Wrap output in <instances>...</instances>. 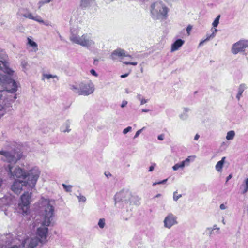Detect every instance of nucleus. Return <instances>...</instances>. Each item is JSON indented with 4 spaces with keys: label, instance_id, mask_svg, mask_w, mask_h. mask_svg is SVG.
I'll return each instance as SVG.
<instances>
[{
    "label": "nucleus",
    "instance_id": "obj_1",
    "mask_svg": "<svg viewBox=\"0 0 248 248\" xmlns=\"http://www.w3.org/2000/svg\"><path fill=\"white\" fill-rule=\"evenodd\" d=\"M55 204L54 201L45 199L42 202L44 214L41 226L38 228L37 237L27 238L22 243L24 248H34L39 243L44 244L47 241L48 229L47 227L53 225V217L54 215Z\"/></svg>",
    "mask_w": 248,
    "mask_h": 248
},
{
    "label": "nucleus",
    "instance_id": "obj_2",
    "mask_svg": "<svg viewBox=\"0 0 248 248\" xmlns=\"http://www.w3.org/2000/svg\"><path fill=\"white\" fill-rule=\"evenodd\" d=\"M7 55L4 52L0 50V92L6 91L10 93H15L17 89L16 81L12 79L14 71L9 67L6 62Z\"/></svg>",
    "mask_w": 248,
    "mask_h": 248
},
{
    "label": "nucleus",
    "instance_id": "obj_3",
    "mask_svg": "<svg viewBox=\"0 0 248 248\" xmlns=\"http://www.w3.org/2000/svg\"><path fill=\"white\" fill-rule=\"evenodd\" d=\"M13 167L11 165H8L7 171L8 175L10 178H15V177L18 178H21L23 180H26L27 185L31 187H35L36 183L40 174V171L37 167H34L29 170L25 171L24 170L19 167H16L15 169L14 172H12Z\"/></svg>",
    "mask_w": 248,
    "mask_h": 248
},
{
    "label": "nucleus",
    "instance_id": "obj_4",
    "mask_svg": "<svg viewBox=\"0 0 248 248\" xmlns=\"http://www.w3.org/2000/svg\"><path fill=\"white\" fill-rule=\"evenodd\" d=\"M150 10L151 17L156 20L166 19L169 9L162 1H156L151 5Z\"/></svg>",
    "mask_w": 248,
    "mask_h": 248
},
{
    "label": "nucleus",
    "instance_id": "obj_5",
    "mask_svg": "<svg viewBox=\"0 0 248 248\" xmlns=\"http://www.w3.org/2000/svg\"><path fill=\"white\" fill-rule=\"evenodd\" d=\"M69 39L73 43L78 44L88 49L95 47V43L91 33H84L81 36H79L71 31Z\"/></svg>",
    "mask_w": 248,
    "mask_h": 248
},
{
    "label": "nucleus",
    "instance_id": "obj_6",
    "mask_svg": "<svg viewBox=\"0 0 248 248\" xmlns=\"http://www.w3.org/2000/svg\"><path fill=\"white\" fill-rule=\"evenodd\" d=\"M31 193L25 192L21 197V202L18 203L19 212L23 215L27 214L30 208Z\"/></svg>",
    "mask_w": 248,
    "mask_h": 248
},
{
    "label": "nucleus",
    "instance_id": "obj_7",
    "mask_svg": "<svg viewBox=\"0 0 248 248\" xmlns=\"http://www.w3.org/2000/svg\"><path fill=\"white\" fill-rule=\"evenodd\" d=\"M4 157L2 159L11 164H15L16 162L21 159L22 155L15 151H6L3 153Z\"/></svg>",
    "mask_w": 248,
    "mask_h": 248
},
{
    "label": "nucleus",
    "instance_id": "obj_8",
    "mask_svg": "<svg viewBox=\"0 0 248 248\" xmlns=\"http://www.w3.org/2000/svg\"><path fill=\"white\" fill-rule=\"evenodd\" d=\"M135 198L133 197L131 193L127 190H122L119 193H117L115 196V200L116 202H124L128 203L129 202L131 203V199Z\"/></svg>",
    "mask_w": 248,
    "mask_h": 248
},
{
    "label": "nucleus",
    "instance_id": "obj_9",
    "mask_svg": "<svg viewBox=\"0 0 248 248\" xmlns=\"http://www.w3.org/2000/svg\"><path fill=\"white\" fill-rule=\"evenodd\" d=\"M80 95L87 96L92 94L94 90V86L91 81L82 82L80 83Z\"/></svg>",
    "mask_w": 248,
    "mask_h": 248
},
{
    "label": "nucleus",
    "instance_id": "obj_10",
    "mask_svg": "<svg viewBox=\"0 0 248 248\" xmlns=\"http://www.w3.org/2000/svg\"><path fill=\"white\" fill-rule=\"evenodd\" d=\"M248 46V41L247 40H240L234 43L232 47L231 51L233 54H237L238 53L245 51L246 48Z\"/></svg>",
    "mask_w": 248,
    "mask_h": 248
},
{
    "label": "nucleus",
    "instance_id": "obj_11",
    "mask_svg": "<svg viewBox=\"0 0 248 248\" xmlns=\"http://www.w3.org/2000/svg\"><path fill=\"white\" fill-rule=\"evenodd\" d=\"M23 187H26L27 189H32L34 187L27 185L26 180H15L11 186V189L14 193L18 194L20 193Z\"/></svg>",
    "mask_w": 248,
    "mask_h": 248
},
{
    "label": "nucleus",
    "instance_id": "obj_12",
    "mask_svg": "<svg viewBox=\"0 0 248 248\" xmlns=\"http://www.w3.org/2000/svg\"><path fill=\"white\" fill-rule=\"evenodd\" d=\"M177 217L172 213H169L163 221L164 226L165 228L170 229L172 226L177 224Z\"/></svg>",
    "mask_w": 248,
    "mask_h": 248
},
{
    "label": "nucleus",
    "instance_id": "obj_13",
    "mask_svg": "<svg viewBox=\"0 0 248 248\" xmlns=\"http://www.w3.org/2000/svg\"><path fill=\"white\" fill-rule=\"evenodd\" d=\"M123 57H128L130 58H132L131 55H126L125 51L121 48H118L115 50L113 51L111 55V58L113 60H116L118 58H120L122 59Z\"/></svg>",
    "mask_w": 248,
    "mask_h": 248
},
{
    "label": "nucleus",
    "instance_id": "obj_14",
    "mask_svg": "<svg viewBox=\"0 0 248 248\" xmlns=\"http://www.w3.org/2000/svg\"><path fill=\"white\" fill-rule=\"evenodd\" d=\"M184 44V41L179 39L176 40L171 45V51L173 52L179 49V48Z\"/></svg>",
    "mask_w": 248,
    "mask_h": 248
},
{
    "label": "nucleus",
    "instance_id": "obj_15",
    "mask_svg": "<svg viewBox=\"0 0 248 248\" xmlns=\"http://www.w3.org/2000/svg\"><path fill=\"white\" fill-rule=\"evenodd\" d=\"M247 88V85L245 84H241L238 89V93L236 95V98L239 101L240 100L243 92Z\"/></svg>",
    "mask_w": 248,
    "mask_h": 248
},
{
    "label": "nucleus",
    "instance_id": "obj_16",
    "mask_svg": "<svg viewBox=\"0 0 248 248\" xmlns=\"http://www.w3.org/2000/svg\"><path fill=\"white\" fill-rule=\"evenodd\" d=\"M242 194L246 193L248 190V178H246L240 186Z\"/></svg>",
    "mask_w": 248,
    "mask_h": 248
},
{
    "label": "nucleus",
    "instance_id": "obj_17",
    "mask_svg": "<svg viewBox=\"0 0 248 248\" xmlns=\"http://www.w3.org/2000/svg\"><path fill=\"white\" fill-rule=\"evenodd\" d=\"M195 158V155L189 156L185 160L182 161V162L183 164L184 167L186 166H189L190 162H193L194 161Z\"/></svg>",
    "mask_w": 248,
    "mask_h": 248
},
{
    "label": "nucleus",
    "instance_id": "obj_18",
    "mask_svg": "<svg viewBox=\"0 0 248 248\" xmlns=\"http://www.w3.org/2000/svg\"><path fill=\"white\" fill-rule=\"evenodd\" d=\"M69 88L75 93L80 95V84L78 86L75 85H70Z\"/></svg>",
    "mask_w": 248,
    "mask_h": 248
},
{
    "label": "nucleus",
    "instance_id": "obj_19",
    "mask_svg": "<svg viewBox=\"0 0 248 248\" xmlns=\"http://www.w3.org/2000/svg\"><path fill=\"white\" fill-rule=\"evenodd\" d=\"M2 95H0V118L3 116L6 112V106H3L1 103L3 102L2 99L1 98Z\"/></svg>",
    "mask_w": 248,
    "mask_h": 248
},
{
    "label": "nucleus",
    "instance_id": "obj_20",
    "mask_svg": "<svg viewBox=\"0 0 248 248\" xmlns=\"http://www.w3.org/2000/svg\"><path fill=\"white\" fill-rule=\"evenodd\" d=\"M225 159V157H222L221 160L219 161L216 165L215 168L217 171L219 172L221 170L224 163Z\"/></svg>",
    "mask_w": 248,
    "mask_h": 248
},
{
    "label": "nucleus",
    "instance_id": "obj_21",
    "mask_svg": "<svg viewBox=\"0 0 248 248\" xmlns=\"http://www.w3.org/2000/svg\"><path fill=\"white\" fill-rule=\"evenodd\" d=\"M95 0H81L80 6L82 8H85L90 6L91 3Z\"/></svg>",
    "mask_w": 248,
    "mask_h": 248
},
{
    "label": "nucleus",
    "instance_id": "obj_22",
    "mask_svg": "<svg viewBox=\"0 0 248 248\" xmlns=\"http://www.w3.org/2000/svg\"><path fill=\"white\" fill-rule=\"evenodd\" d=\"M235 135V133L234 131H229L227 133L226 139L228 140H232L234 139Z\"/></svg>",
    "mask_w": 248,
    "mask_h": 248
},
{
    "label": "nucleus",
    "instance_id": "obj_23",
    "mask_svg": "<svg viewBox=\"0 0 248 248\" xmlns=\"http://www.w3.org/2000/svg\"><path fill=\"white\" fill-rule=\"evenodd\" d=\"M136 97L138 100L140 101L141 105L144 104L145 103H147L148 101V99H145V98H143L142 95L140 94H138L137 95Z\"/></svg>",
    "mask_w": 248,
    "mask_h": 248
},
{
    "label": "nucleus",
    "instance_id": "obj_24",
    "mask_svg": "<svg viewBox=\"0 0 248 248\" xmlns=\"http://www.w3.org/2000/svg\"><path fill=\"white\" fill-rule=\"evenodd\" d=\"M0 248H19L17 245H14L13 246L7 248L6 245L4 244L3 239L0 238Z\"/></svg>",
    "mask_w": 248,
    "mask_h": 248
},
{
    "label": "nucleus",
    "instance_id": "obj_25",
    "mask_svg": "<svg viewBox=\"0 0 248 248\" xmlns=\"http://www.w3.org/2000/svg\"><path fill=\"white\" fill-rule=\"evenodd\" d=\"M28 44L35 49V51L37 50V44L29 38H28Z\"/></svg>",
    "mask_w": 248,
    "mask_h": 248
},
{
    "label": "nucleus",
    "instance_id": "obj_26",
    "mask_svg": "<svg viewBox=\"0 0 248 248\" xmlns=\"http://www.w3.org/2000/svg\"><path fill=\"white\" fill-rule=\"evenodd\" d=\"M185 167L183 165V164L182 163V162H180V163H176V164H175L173 167H172V169L176 171L177 170H178L179 169L181 168V169H183Z\"/></svg>",
    "mask_w": 248,
    "mask_h": 248
},
{
    "label": "nucleus",
    "instance_id": "obj_27",
    "mask_svg": "<svg viewBox=\"0 0 248 248\" xmlns=\"http://www.w3.org/2000/svg\"><path fill=\"white\" fill-rule=\"evenodd\" d=\"M189 109L187 108H184V112L183 114H182L180 117L181 119L184 120L187 119L188 115L187 114V112L188 111Z\"/></svg>",
    "mask_w": 248,
    "mask_h": 248
},
{
    "label": "nucleus",
    "instance_id": "obj_28",
    "mask_svg": "<svg viewBox=\"0 0 248 248\" xmlns=\"http://www.w3.org/2000/svg\"><path fill=\"white\" fill-rule=\"evenodd\" d=\"M98 225L99 226V228L103 229L105 225V219L103 218H100L99 220Z\"/></svg>",
    "mask_w": 248,
    "mask_h": 248
},
{
    "label": "nucleus",
    "instance_id": "obj_29",
    "mask_svg": "<svg viewBox=\"0 0 248 248\" xmlns=\"http://www.w3.org/2000/svg\"><path fill=\"white\" fill-rule=\"evenodd\" d=\"M220 17V16L218 15L215 18V19L214 20V21H213V22L212 23V26L213 27L216 28L218 26V25L219 24V20Z\"/></svg>",
    "mask_w": 248,
    "mask_h": 248
},
{
    "label": "nucleus",
    "instance_id": "obj_30",
    "mask_svg": "<svg viewBox=\"0 0 248 248\" xmlns=\"http://www.w3.org/2000/svg\"><path fill=\"white\" fill-rule=\"evenodd\" d=\"M32 20H35L40 23H44V20L42 19L41 17L38 15L33 16V18H32Z\"/></svg>",
    "mask_w": 248,
    "mask_h": 248
},
{
    "label": "nucleus",
    "instance_id": "obj_31",
    "mask_svg": "<svg viewBox=\"0 0 248 248\" xmlns=\"http://www.w3.org/2000/svg\"><path fill=\"white\" fill-rule=\"evenodd\" d=\"M63 188L64 189V190L66 191V192H71V189H72V186L71 185H66L64 184H62V185Z\"/></svg>",
    "mask_w": 248,
    "mask_h": 248
},
{
    "label": "nucleus",
    "instance_id": "obj_32",
    "mask_svg": "<svg viewBox=\"0 0 248 248\" xmlns=\"http://www.w3.org/2000/svg\"><path fill=\"white\" fill-rule=\"evenodd\" d=\"M79 202H85L86 201V198L84 196L81 195L80 194L77 196Z\"/></svg>",
    "mask_w": 248,
    "mask_h": 248
},
{
    "label": "nucleus",
    "instance_id": "obj_33",
    "mask_svg": "<svg viewBox=\"0 0 248 248\" xmlns=\"http://www.w3.org/2000/svg\"><path fill=\"white\" fill-rule=\"evenodd\" d=\"M69 125H70V122L69 121H67L65 123V126L66 128L64 129H62V131L63 132H69L70 131V129H69Z\"/></svg>",
    "mask_w": 248,
    "mask_h": 248
},
{
    "label": "nucleus",
    "instance_id": "obj_34",
    "mask_svg": "<svg viewBox=\"0 0 248 248\" xmlns=\"http://www.w3.org/2000/svg\"><path fill=\"white\" fill-rule=\"evenodd\" d=\"M43 77L46 78H47L48 79L51 78H58V77H57V76L56 75H51V74H44L43 75Z\"/></svg>",
    "mask_w": 248,
    "mask_h": 248
},
{
    "label": "nucleus",
    "instance_id": "obj_35",
    "mask_svg": "<svg viewBox=\"0 0 248 248\" xmlns=\"http://www.w3.org/2000/svg\"><path fill=\"white\" fill-rule=\"evenodd\" d=\"M23 16L26 18H28L30 19H32L33 18V16L32 15V14L30 13H27L23 14Z\"/></svg>",
    "mask_w": 248,
    "mask_h": 248
},
{
    "label": "nucleus",
    "instance_id": "obj_36",
    "mask_svg": "<svg viewBox=\"0 0 248 248\" xmlns=\"http://www.w3.org/2000/svg\"><path fill=\"white\" fill-rule=\"evenodd\" d=\"M177 193V191H175L173 193V200L175 201H177L180 198H181L182 197V194H179V195H176Z\"/></svg>",
    "mask_w": 248,
    "mask_h": 248
},
{
    "label": "nucleus",
    "instance_id": "obj_37",
    "mask_svg": "<svg viewBox=\"0 0 248 248\" xmlns=\"http://www.w3.org/2000/svg\"><path fill=\"white\" fill-rule=\"evenodd\" d=\"M167 180H168V179H166L160 181L154 182V183L153 184V186H156V185H160V184H165V183H166V182L167 181Z\"/></svg>",
    "mask_w": 248,
    "mask_h": 248
},
{
    "label": "nucleus",
    "instance_id": "obj_38",
    "mask_svg": "<svg viewBox=\"0 0 248 248\" xmlns=\"http://www.w3.org/2000/svg\"><path fill=\"white\" fill-rule=\"evenodd\" d=\"M123 62L126 65H137V62H130L127 61H123Z\"/></svg>",
    "mask_w": 248,
    "mask_h": 248
},
{
    "label": "nucleus",
    "instance_id": "obj_39",
    "mask_svg": "<svg viewBox=\"0 0 248 248\" xmlns=\"http://www.w3.org/2000/svg\"><path fill=\"white\" fill-rule=\"evenodd\" d=\"M131 130H132V127L131 126H128L127 127H126V128H125L123 130V133L124 134H126L128 132L131 131Z\"/></svg>",
    "mask_w": 248,
    "mask_h": 248
},
{
    "label": "nucleus",
    "instance_id": "obj_40",
    "mask_svg": "<svg viewBox=\"0 0 248 248\" xmlns=\"http://www.w3.org/2000/svg\"><path fill=\"white\" fill-rule=\"evenodd\" d=\"M214 38V34H206V39H205V41H206L207 42L209 40H210L211 39H213Z\"/></svg>",
    "mask_w": 248,
    "mask_h": 248
},
{
    "label": "nucleus",
    "instance_id": "obj_41",
    "mask_svg": "<svg viewBox=\"0 0 248 248\" xmlns=\"http://www.w3.org/2000/svg\"><path fill=\"white\" fill-rule=\"evenodd\" d=\"M144 128H145V127H143L142 128H141V129H140V130H138V131L136 132V134H135V136H134V138H136L138 137L140 135V134L141 133L142 131Z\"/></svg>",
    "mask_w": 248,
    "mask_h": 248
},
{
    "label": "nucleus",
    "instance_id": "obj_42",
    "mask_svg": "<svg viewBox=\"0 0 248 248\" xmlns=\"http://www.w3.org/2000/svg\"><path fill=\"white\" fill-rule=\"evenodd\" d=\"M206 231H209V235L210 237H212V235L214 233V230L212 229V228H207L206 229Z\"/></svg>",
    "mask_w": 248,
    "mask_h": 248
},
{
    "label": "nucleus",
    "instance_id": "obj_43",
    "mask_svg": "<svg viewBox=\"0 0 248 248\" xmlns=\"http://www.w3.org/2000/svg\"><path fill=\"white\" fill-rule=\"evenodd\" d=\"M211 31H212L211 34H214V36L215 37L216 36V33L217 31V29H216L215 28L213 27L211 29Z\"/></svg>",
    "mask_w": 248,
    "mask_h": 248
},
{
    "label": "nucleus",
    "instance_id": "obj_44",
    "mask_svg": "<svg viewBox=\"0 0 248 248\" xmlns=\"http://www.w3.org/2000/svg\"><path fill=\"white\" fill-rule=\"evenodd\" d=\"M155 165L156 164L155 163H153L152 165L149 167V171L152 172V171H153Z\"/></svg>",
    "mask_w": 248,
    "mask_h": 248
},
{
    "label": "nucleus",
    "instance_id": "obj_45",
    "mask_svg": "<svg viewBox=\"0 0 248 248\" xmlns=\"http://www.w3.org/2000/svg\"><path fill=\"white\" fill-rule=\"evenodd\" d=\"M192 29V26L190 25H189L187 28H186V31L188 35L190 34V32L191 31Z\"/></svg>",
    "mask_w": 248,
    "mask_h": 248
},
{
    "label": "nucleus",
    "instance_id": "obj_46",
    "mask_svg": "<svg viewBox=\"0 0 248 248\" xmlns=\"http://www.w3.org/2000/svg\"><path fill=\"white\" fill-rule=\"evenodd\" d=\"M212 229H213V230L214 231L215 230H217V231L216 232H217V234H218L219 233V228H218L217 227V225H214L213 227V228H212Z\"/></svg>",
    "mask_w": 248,
    "mask_h": 248
},
{
    "label": "nucleus",
    "instance_id": "obj_47",
    "mask_svg": "<svg viewBox=\"0 0 248 248\" xmlns=\"http://www.w3.org/2000/svg\"><path fill=\"white\" fill-rule=\"evenodd\" d=\"M90 73L92 75H93V76H94L95 77L98 76V74L96 73V72H95V71L94 69H91L90 71Z\"/></svg>",
    "mask_w": 248,
    "mask_h": 248
},
{
    "label": "nucleus",
    "instance_id": "obj_48",
    "mask_svg": "<svg viewBox=\"0 0 248 248\" xmlns=\"http://www.w3.org/2000/svg\"><path fill=\"white\" fill-rule=\"evenodd\" d=\"M127 104V101L126 100H124V101H123L121 106L122 108H124L126 106Z\"/></svg>",
    "mask_w": 248,
    "mask_h": 248
},
{
    "label": "nucleus",
    "instance_id": "obj_49",
    "mask_svg": "<svg viewBox=\"0 0 248 248\" xmlns=\"http://www.w3.org/2000/svg\"><path fill=\"white\" fill-rule=\"evenodd\" d=\"M164 136L163 134H160V135H158L157 137L158 140H164Z\"/></svg>",
    "mask_w": 248,
    "mask_h": 248
},
{
    "label": "nucleus",
    "instance_id": "obj_50",
    "mask_svg": "<svg viewBox=\"0 0 248 248\" xmlns=\"http://www.w3.org/2000/svg\"><path fill=\"white\" fill-rule=\"evenodd\" d=\"M219 207H220V209H221V210H224V209H225L226 208V206H225V204H223V203L221 204L220 205Z\"/></svg>",
    "mask_w": 248,
    "mask_h": 248
},
{
    "label": "nucleus",
    "instance_id": "obj_51",
    "mask_svg": "<svg viewBox=\"0 0 248 248\" xmlns=\"http://www.w3.org/2000/svg\"><path fill=\"white\" fill-rule=\"evenodd\" d=\"M21 64H22V66L23 68L24 69L26 68V66L27 65V62L25 61L22 62Z\"/></svg>",
    "mask_w": 248,
    "mask_h": 248
},
{
    "label": "nucleus",
    "instance_id": "obj_52",
    "mask_svg": "<svg viewBox=\"0 0 248 248\" xmlns=\"http://www.w3.org/2000/svg\"><path fill=\"white\" fill-rule=\"evenodd\" d=\"M207 42L206 41H205V39L202 40V41H201L199 44V46H202L203 45L204 43Z\"/></svg>",
    "mask_w": 248,
    "mask_h": 248
},
{
    "label": "nucleus",
    "instance_id": "obj_53",
    "mask_svg": "<svg viewBox=\"0 0 248 248\" xmlns=\"http://www.w3.org/2000/svg\"><path fill=\"white\" fill-rule=\"evenodd\" d=\"M42 24H44V25H45L46 26H49V25H50V23H49V21H44V23H42Z\"/></svg>",
    "mask_w": 248,
    "mask_h": 248
},
{
    "label": "nucleus",
    "instance_id": "obj_54",
    "mask_svg": "<svg viewBox=\"0 0 248 248\" xmlns=\"http://www.w3.org/2000/svg\"><path fill=\"white\" fill-rule=\"evenodd\" d=\"M128 73H126V74H124L121 75V78H126V77L128 76Z\"/></svg>",
    "mask_w": 248,
    "mask_h": 248
},
{
    "label": "nucleus",
    "instance_id": "obj_55",
    "mask_svg": "<svg viewBox=\"0 0 248 248\" xmlns=\"http://www.w3.org/2000/svg\"><path fill=\"white\" fill-rule=\"evenodd\" d=\"M232 177V175L231 174H230L229 176H228L226 178V182L228 181L230 179H231Z\"/></svg>",
    "mask_w": 248,
    "mask_h": 248
},
{
    "label": "nucleus",
    "instance_id": "obj_56",
    "mask_svg": "<svg viewBox=\"0 0 248 248\" xmlns=\"http://www.w3.org/2000/svg\"><path fill=\"white\" fill-rule=\"evenodd\" d=\"M199 137L200 136L198 134H197L194 137V140H197L199 139Z\"/></svg>",
    "mask_w": 248,
    "mask_h": 248
},
{
    "label": "nucleus",
    "instance_id": "obj_57",
    "mask_svg": "<svg viewBox=\"0 0 248 248\" xmlns=\"http://www.w3.org/2000/svg\"><path fill=\"white\" fill-rule=\"evenodd\" d=\"M58 34L60 40L61 41H64L63 38L61 35V34L59 32H58Z\"/></svg>",
    "mask_w": 248,
    "mask_h": 248
},
{
    "label": "nucleus",
    "instance_id": "obj_58",
    "mask_svg": "<svg viewBox=\"0 0 248 248\" xmlns=\"http://www.w3.org/2000/svg\"><path fill=\"white\" fill-rule=\"evenodd\" d=\"M7 151H3V150H1V151H0V154L2 155H3V157H4V152H6Z\"/></svg>",
    "mask_w": 248,
    "mask_h": 248
},
{
    "label": "nucleus",
    "instance_id": "obj_59",
    "mask_svg": "<svg viewBox=\"0 0 248 248\" xmlns=\"http://www.w3.org/2000/svg\"><path fill=\"white\" fill-rule=\"evenodd\" d=\"M142 112H148L149 111V109H142L141 110Z\"/></svg>",
    "mask_w": 248,
    "mask_h": 248
},
{
    "label": "nucleus",
    "instance_id": "obj_60",
    "mask_svg": "<svg viewBox=\"0 0 248 248\" xmlns=\"http://www.w3.org/2000/svg\"><path fill=\"white\" fill-rule=\"evenodd\" d=\"M107 3H110L113 1L114 0H105Z\"/></svg>",
    "mask_w": 248,
    "mask_h": 248
},
{
    "label": "nucleus",
    "instance_id": "obj_61",
    "mask_svg": "<svg viewBox=\"0 0 248 248\" xmlns=\"http://www.w3.org/2000/svg\"><path fill=\"white\" fill-rule=\"evenodd\" d=\"M161 196V194H157L156 195H155V196L154 198H158V197H159Z\"/></svg>",
    "mask_w": 248,
    "mask_h": 248
},
{
    "label": "nucleus",
    "instance_id": "obj_62",
    "mask_svg": "<svg viewBox=\"0 0 248 248\" xmlns=\"http://www.w3.org/2000/svg\"><path fill=\"white\" fill-rule=\"evenodd\" d=\"M1 183H2V180H1V179L0 178V187L1 186Z\"/></svg>",
    "mask_w": 248,
    "mask_h": 248
},
{
    "label": "nucleus",
    "instance_id": "obj_63",
    "mask_svg": "<svg viewBox=\"0 0 248 248\" xmlns=\"http://www.w3.org/2000/svg\"><path fill=\"white\" fill-rule=\"evenodd\" d=\"M145 0H140V1L141 3H143Z\"/></svg>",
    "mask_w": 248,
    "mask_h": 248
},
{
    "label": "nucleus",
    "instance_id": "obj_64",
    "mask_svg": "<svg viewBox=\"0 0 248 248\" xmlns=\"http://www.w3.org/2000/svg\"><path fill=\"white\" fill-rule=\"evenodd\" d=\"M16 95H15V96H14V100L16 99Z\"/></svg>",
    "mask_w": 248,
    "mask_h": 248
}]
</instances>
